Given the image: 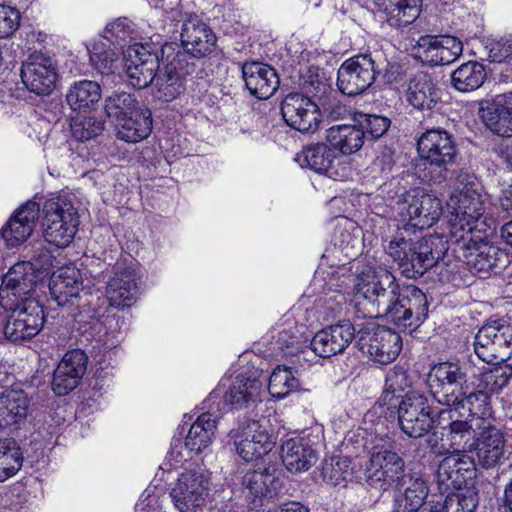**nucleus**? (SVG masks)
<instances>
[{"instance_id": "774afa93", "label": "nucleus", "mask_w": 512, "mask_h": 512, "mask_svg": "<svg viewBox=\"0 0 512 512\" xmlns=\"http://www.w3.org/2000/svg\"><path fill=\"white\" fill-rule=\"evenodd\" d=\"M51 258L52 256L47 250L43 248H38L34 250L30 260L21 261L20 263H30L33 268V271L35 272L36 275H38V272L40 270H46L51 265Z\"/></svg>"}, {"instance_id": "423d86ee", "label": "nucleus", "mask_w": 512, "mask_h": 512, "mask_svg": "<svg viewBox=\"0 0 512 512\" xmlns=\"http://www.w3.org/2000/svg\"><path fill=\"white\" fill-rule=\"evenodd\" d=\"M454 217L452 219V237L481 233L486 225L483 197L475 190L465 189L453 194L447 202Z\"/></svg>"}, {"instance_id": "c03bdc74", "label": "nucleus", "mask_w": 512, "mask_h": 512, "mask_svg": "<svg viewBox=\"0 0 512 512\" xmlns=\"http://www.w3.org/2000/svg\"><path fill=\"white\" fill-rule=\"evenodd\" d=\"M485 79V68L476 61L462 64L451 75L453 87L460 92H470L478 89L482 86Z\"/></svg>"}, {"instance_id": "473e14b6", "label": "nucleus", "mask_w": 512, "mask_h": 512, "mask_svg": "<svg viewBox=\"0 0 512 512\" xmlns=\"http://www.w3.org/2000/svg\"><path fill=\"white\" fill-rule=\"evenodd\" d=\"M441 99V91L431 75L418 72L410 80L407 101L420 111H433Z\"/></svg>"}, {"instance_id": "6ab92c4d", "label": "nucleus", "mask_w": 512, "mask_h": 512, "mask_svg": "<svg viewBox=\"0 0 512 512\" xmlns=\"http://www.w3.org/2000/svg\"><path fill=\"white\" fill-rule=\"evenodd\" d=\"M397 205L403 221H408L421 230L431 227L442 214L441 201L436 196L422 191L408 193Z\"/></svg>"}, {"instance_id": "39448f33", "label": "nucleus", "mask_w": 512, "mask_h": 512, "mask_svg": "<svg viewBox=\"0 0 512 512\" xmlns=\"http://www.w3.org/2000/svg\"><path fill=\"white\" fill-rule=\"evenodd\" d=\"M427 384L438 403L451 407L468 390L467 366L459 362L437 363L428 373Z\"/></svg>"}, {"instance_id": "7c9ffc66", "label": "nucleus", "mask_w": 512, "mask_h": 512, "mask_svg": "<svg viewBox=\"0 0 512 512\" xmlns=\"http://www.w3.org/2000/svg\"><path fill=\"white\" fill-rule=\"evenodd\" d=\"M243 79L249 92L258 99H268L279 87V77L274 68L260 62L242 66Z\"/></svg>"}, {"instance_id": "5701e85b", "label": "nucleus", "mask_w": 512, "mask_h": 512, "mask_svg": "<svg viewBox=\"0 0 512 512\" xmlns=\"http://www.w3.org/2000/svg\"><path fill=\"white\" fill-rule=\"evenodd\" d=\"M296 160L302 167L305 166L332 179L344 178L348 169L332 146L324 143L305 147L297 154Z\"/></svg>"}, {"instance_id": "f03ea898", "label": "nucleus", "mask_w": 512, "mask_h": 512, "mask_svg": "<svg viewBox=\"0 0 512 512\" xmlns=\"http://www.w3.org/2000/svg\"><path fill=\"white\" fill-rule=\"evenodd\" d=\"M437 237L419 240L396 236L385 247L387 254L398 264L400 273L406 278L417 279L434 267L441 257Z\"/></svg>"}, {"instance_id": "603ef678", "label": "nucleus", "mask_w": 512, "mask_h": 512, "mask_svg": "<svg viewBox=\"0 0 512 512\" xmlns=\"http://www.w3.org/2000/svg\"><path fill=\"white\" fill-rule=\"evenodd\" d=\"M461 400L456 401L452 404L451 408L457 411L460 408H468L469 417L480 418L485 421L484 417L490 414V396L487 391L478 387L475 391L466 390V393L462 396Z\"/></svg>"}, {"instance_id": "f704fd0d", "label": "nucleus", "mask_w": 512, "mask_h": 512, "mask_svg": "<svg viewBox=\"0 0 512 512\" xmlns=\"http://www.w3.org/2000/svg\"><path fill=\"white\" fill-rule=\"evenodd\" d=\"M49 290L58 306L74 304L82 290L79 271L75 268H66L53 273L49 283Z\"/></svg>"}, {"instance_id": "69168bd1", "label": "nucleus", "mask_w": 512, "mask_h": 512, "mask_svg": "<svg viewBox=\"0 0 512 512\" xmlns=\"http://www.w3.org/2000/svg\"><path fill=\"white\" fill-rule=\"evenodd\" d=\"M512 56V39L501 38L492 42L489 49V58L492 62H502Z\"/></svg>"}, {"instance_id": "49530a36", "label": "nucleus", "mask_w": 512, "mask_h": 512, "mask_svg": "<svg viewBox=\"0 0 512 512\" xmlns=\"http://www.w3.org/2000/svg\"><path fill=\"white\" fill-rule=\"evenodd\" d=\"M137 37L138 32L133 22L127 18H119L106 26L102 41H107L115 49L125 50V47L137 42Z\"/></svg>"}, {"instance_id": "ea45409f", "label": "nucleus", "mask_w": 512, "mask_h": 512, "mask_svg": "<svg viewBox=\"0 0 512 512\" xmlns=\"http://www.w3.org/2000/svg\"><path fill=\"white\" fill-rule=\"evenodd\" d=\"M374 2L378 10L387 15V21L392 26H407L420 14L421 0H374Z\"/></svg>"}, {"instance_id": "2f4dec72", "label": "nucleus", "mask_w": 512, "mask_h": 512, "mask_svg": "<svg viewBox=\"0 0 512 512\" xmlns=\"http://www.w3.org/2000/svg\"><path fill=\"white\" fill-rule=\"evenodd\" d=\"M137 281L138 277L133 268L117 269L106 288V297L110 305L118 309L132 306L139 292Z\"/></svg>"}, {"instance_id": "5fc2aeb1", "label": "nucleus", "mask_w": 512, "mask_h": 512, "mask_svg": "<svg viewBox=\"0 0 512 512\" xmlns=\"http://www.w3.org/2000/svg\"><path fill=\"white\" fill-rule=\"evenodd\" d=\"M140 108L134 95L124 91L115 92L105 99V111L108 117L113 118L116 122L135 113Z\"/></svg>"}, {"instance_id": "4d7b16f0", "label": "nucleus", "mask_w": 512, "mask_h": 512, "mask_svg": "<svg viewBox=\"0 0 512 512\" xmlns=\"http://www.w3.org/2000/svg\"><path fill=\"white\" fill-rule=\"evenodd\" d=\"M434 512H473L477 507V498L473 493H449L443 502H437Z\"/></svg>"}, {"instance_id": "2eb2a0df", "label": "nucleus", "mask_w": 512, "mask_h": 512, "mask_svg": "<svg viewBox=\"0 0 512 512\" xmlns=\"http://www.w3.org/2000/svg\"><path fill=\"white\" fill-rule=\"evenodd\" d=\"M378 71L370 54H359L342 63L337 72V87L347 96L366 91L376 80Z\"/></svg>"}, {"instance_id": "bf43d9fd", "label": "nucleus", "mask_w": 512, "mask_h": 512, "mask_svg": "<svg viewBox=\"0 0 512 512\" xmlns=\"http://www.w3.org/2000/svg\"><path fill=\"white\" fill-rule=\"evenodd\" d=\"M322 476L328 484L339 485L352 476L350 460L346 457L331 458L323 465Z\"/></svg>"}, {"instance_id": "b1692460", "label": "nucleus", "mask_w": 512, "mask_h": 512, "mask_svg": "<svg viewBox=\"0 0 512 512\" xmlns=\"http://www.w3.org/2000/svg\"><path fill=\"white\" fill-rule=\"evenodd\" d=\"M3 331L7 339L19 342L36 336L44 323V311L39 302H30L28 307L9 310Z\"/></svg>"}, {"instance_id": "3c124183", "label": "nucleus", "mask_w": 512, "mask_h": 512, "mask_svg": "<svg viewBox=\"0 0 512 512\" xmlns=\"http://www.w3.org/2000/svg\"><path fill=\"white\" fill-rule=\"evenodd\" d=\"M395 489L403 492L405 509L409 512L423 508L424 501L428 496V488L425 481L416 473H411L405 479L403 486Z\"/></svg>"}, {"instance_id": "bb28decb", "label": "nucleus", "mask_w": 512, "mask_h": 512, "mask_svg": "<svg viewBox=\"0 0 512 512\" xmlns=\"http://www.w3.org/2000/svg\"><path fill=\"white\" fill-rule=\"evenodd\" d=\"M354 337V326L345 321L318 331L310 341V347L319 357L330 358L343 353Z\"/></svg>"}, {"instance_id": "393cba45", "label": "nucleus", "mask_w": 512, "mask_h": 512, "mask_svg": "<svg viewBox=\"0 0 512 512\" xmlns=\"http://www.w3.org/2000/svg\"><path fill=\"white\" fill-rule=\"evenodd\" d=\"M88 357L84 351L73 349L66 352L54 370L52 390L58 396H65L80 383L87 369Z\"/></svg>"}, {"instance_id": "a19ab883", "label": "nucleus", "mask_w": 512, "mask_h": 512, "mask_svg": "<svg viewBox=\"0 0 512 512\" xmlns=\"http://www.w3.org/2000/svg\"><path fill=\"white\" fill-rule=\"evenodd\" d=\"M326 138L332 148L344 155H351L364 144V134L357 125H334L327 130Z\"/></svg>"}, {"instance_id": "680f3d73", "label": "nucleus", "mask_w": 512, "mask_h": 512, "mask_svg": "<svg viewBox=\"0 0 512 512\" xmlns=\"http://www.w3.org/2000/svg\"><path fill=\"white\" fill-rule=\"evenodd\" d=\"M21 16L17 9L0 4V38H9L19 28Z\"/></svg>"}, {"instance_id": "4be33fe9", "label": "nucleus", "mask_w": 512, "mask_h": 512, "mask_svg": "<svg viewBox=\"0 0 512 512\" xmlns=\"http://www.w3.org/2000/svg\"><path fill=\"white\" fill-rule=\"evenodd\" d=\"M445 415H448L450 422L442 428L446 431L445 436L449 443V449H452L453 452L463 453L473 450L476 440L475 428L481 431L485 421L471 417L461 419L459 411L450 407L438 412L439 425H443Z\"/></svg>"}, {"instance_id": "412c9836", "label": "nucleus", "mask_w": 512, "mask_h": 512, "mask_svg": "<svg viewBox=\"0 0 512 512\" xmlns=\"http://www.w3.org/2000/svg\"><path fill=\"white\" fill-rule=\"evenodd\" d=\"M415 56L430 66L448 65L462 54V43L451 35H423L414 47Z\"/></svg>"}, {"instance_id": "c85d7f7f", "label": "nucleus", "mask_w": 512, "mask_h": 512, "mask_svg": "<svg viewBox=\"0 0 512 512\" xmlns=\"http://www.w3.org/2000/svg\"><path fill=\"white\" fill-rule=\"evenodd\" d=\"M473 449L476 451L477 462L482 468H494L504 460V434L492 424H484L476 437Z\"/></svg>"}, {"instance_id": "37998d69", "label": "nucleus", "mask_w": 512, "mask_h": 512, "mask_svg": "<svg viewBox=\"0 0 512 512\" xmlns=\"http://www.w3.org/2000/svg\"><path fill=\"white\" fill-rule=\"evenodd\" d=\"M262 383L255 377L238 376L224 395V404L240 409L259 396Z\"/></svg>"}, {"instance_id": "aec40b11", "label": "nucleus", "mask_w": 512, "mask_h": 512, "mask_svg": "<svg viewBox=\"0 0 512 512\" xmlns=\"http://www.w3.org/2000/svg\"><path fill=\"white\" fill-rule=\"evenodd\" d=\"M57 78L54 60L41 52H33L22 63L21 79L25 87L37 95L52 92Z\"/></svg>"}, {"instance_id": "f3484780", "label": "nucleus", "mask_w": 512, "mask_h": 512, "mask_svg": "<svg viewBox=\"0 0 512 512\" xmlns=\"http://www.w3.org/2000/svg\"><path fill=\"white\" fill-rule=\"evenodd\" d=\"M281 114L288 126L301 133H314L321 121L318 105L298 92L289 93L282 100Z\"/></svg>"}, {"instance_id": "0e129e2a", "label": "nucleus", "mask_w": 512, "mask_h": 512, "mask_svg": "<svg viewBox=\"0 0 512 512\" xmlns=\"http://www.w3.org/2000/svg\"><path fill=\"white\" fill-rule=\"evenodd\" d=\"M395 165L394 152L389 147H384L372 163L373 172H379L387 177Z\"/></svg>"}, {"instance_id": "cd10ccee", "label": "nucleus", "mask_w": 512, "mask_h": 512, "mask_svg": "<svg viewBox=\"0 0 512 512\" xmlns=\"http://www.w3.org/2000/svg\"><path fill=\"white\" fill-rule=\"evenodd\" d=\"M475 476V461L463 452H453L446 456L438 465V481L460 490L467 486Z\"/></svg>"}, {"instance_id": "13d9d810", "label": "nucleus", "mask_w": 512, "mask_h": 512, "mask_svg": "<svg viewBox=\"0 0 512 512\" xmlns=\"http://www.w3.org/2000/svg\"><path fill=\"white\" fill-rule=\"evenodd\" d=\"M356 122L363 130L364 138L370 137L373 140L380 139L388 131L391 120L382 115L359 113Z\"/></svg>"}, {"instance_id": "6e6d98bb", "label": "nucleus", "mask_w": 512, "mask_h": 512, "mask_svg": "<svg viewBox=\"0 0 512 512\" xmlns=\"http://www.w3.org/2000/svg\"><path fill=\"white\" fill-rule=\"evenodd\" d=\"M512 377V367L510 365L497 366L481 374L478 387L487 391L489 396L498 394L509 383Z\"/></svg>"}, {"instance_id": "864d4df0", "label": "nucleus", "mask_w": 512, "mask_h": 512, "mask_svg": "<svg viewBox=\"0 0 512 512\" xmlns=\"http://www.w3.org/2000/svg\"><path fill=\"white\" fill-rule=\"evenodd\" d=\"M300 387V381L294 376L292 368L278 366L269 378L268 390L272 397L281 399Z\"/></svg>"}, {"instance_id": "c9c22d12", "label": "nucleus", "mask_w": 512, "mask_h": 512, "mask_svg": "<svg viewBox=\"0 0 512 512\" xmlns=\"http://www.w3.org/2000/svg\"><path fill=\"white\" fill-rule=\"evenodd\" d=\"M479 116L484 124L495 134L512 137V107L503 103V98L482 102Z\"/></svg>"}, {"instance_id": "4c0bfd02", "label": "nucleus", "mask_w": 512, "mask_h": 512, "mask_svg": "<svg viewBox=\"0 0 512 512\" xmlns=\"http://www.w3.org/2000/svg\"><path fill=\"white\" fill-rule=\"evenodd\" d=\"M117 136L126 142L136 143L147 138L152 131V112L143 106L117 122Z\"/></svg>"}, {"instance_id": "58836bf2", "label": "nucleus", "mask_w": 512, "mask_h": 512, "mask_svg": "<svg viewBox=\"0 0 512 512\" xmlns=\"http://www.w3.org/2000/svg\"><path fill=\"white\" fill-rule=\"evenodd\" d=\"M315 452L304 438H291L281 446V459L289 471L308 470L315 461Z\"/></svg>"}, {"instance_id": "9d476101", "label": "nucleus", "mask_w": 512, "mask_h": 512, "mask_svg": "<svg viewBox=\"0 0 512 512\" xmlns=\"http://www.w3.org/2000/svg\"><path fill=\"white\" fill-rule=\"evenodd\" d=\"M30 263H16L3 276L0 286V306L4 310L28 307L30 302H38L33 293L38 282Z\"/></svg>"}, {"instance_id": "09e8293b", "label": "nucleus", "mask_w": 512, "mask_h": 512, "mask_svg": "<svg viewBox=\"0 0 512 512\" xmlns=\"http://www.w3.org/2000/svg\"><path fill=\"white\" fill-rule=\"evenodd\" d=\"M23 461L21 449L14 439H0V472L3 481L14 476L21 469Z\"/></svg>"}, {"instance_id": "6e6552de", "label": "nucleus", "mask_w": 512, "mask_h": 512, "mask_svg": "<svg viewBox=\"0 0 512 512\" xmlns=\"http://www.w3.org/2000/svg\"><path fill=\"white\" fill-rule=\"evenodd\" d=\"M43 220L45 240L57 247H66L74 238L78 216L73 204L66 198H52L45 202Z\"/></svg>"}, {"instance_id": "72a5a7b5", "label": "nucleus", "mask_w": 512, "mask_h": 512, "mask_svg": "<svg viewBox=\"0 0 512 512\" xmlns=\"http://www.w3.org/2000/svg\"><path fill=\"white\" fill-rule=\"evenodd\" d=\"M30 413V399L23 390H6L0 396V426L22 425Z\"/></svg>"}, {"instance_id": "a18cd8bd", "label": "nucleus", "mask_w": 512, "mask_h": 512, "mask_svg": "<svg viewBox=\"0 0 512 512\" xmlns=\"http://www.w3.org/2000/svg\"><path fill=\"white\" fill-rule=\"evenodd\" d=\"M146 56L143 65L124 64V70L129 84L136 89H143L149 86L156 76L159 69V58L156 53L144 52Z\"/></svg>"}, {"instance_id": "338daca9", "label": "nucleus", "mask_w": 512, "mask_h": 512, "mask_svg": "<svg viewBox=\"0 0 512 512\" xmlns=\"http://www.w3.org/2000/svg\"><path fill=\"white\" fill-rule=\"evenodd\" d=\"M144 52H150L143 44L135 42L123 50L124 64L143 65L146 56H142Z\"/></svg>"}, {"instance_id": "7ed1b4c3", "label": "nucleus", "mask_w": 512, "mask_h": 512, "mask_svg": "<svg viewBox=\"0 0 512 512\" xmlns=\"http://www.w3.org/2000/svg\"><path fill=\"white\" fill-rule=\"evenodd\" d=\"M163 67L154 78L156 97L171 102L185 91L186 77L196 70V62L189 61L187 53H174L172 44L162 47Z\"/></svg>"}, {"instance_id": "052dcab7", "label": "nucleus", "mask_w": 512, "mask_h": 512, "mask_svg": "<svg viewBox=\"0 0 512 512\" xmlns=\"http://www.w3.org/2000/svg\"><path fill=\"white\" fill-rule=\"evenodd\" d=\"M103 129L104 122L96 117H85L71 124L73 137L82 142L97 137Z\"/></svg>"}, {"instance_id": "1a4fd4ad", "label": "nucleus", "mask_w": 512, "mask_h": 512, "mask_svg": "<svg viewBox=\"0 0 512 512\" xmlns=\"http://www.w3.org/2000/svg\"><path fill=\"white\" fill-rule=\"evenodd\" d=\"M417 151L422 161L439 169L435 181L447 178L448 166L455 162L457 147L451 133L442 128L428 129L417 140Z\"/></svg>"}, {"instance_id": "f257e3e1", "label": "nucleus", "mask_w": 512, "mask_h": 512, "mask_svg": "<svg viewBox=\"0 0 512 512\" xmlns=\"http://www.w3.org/2000/svg\"><path fill=\"white\" fill-rule=\"evenodd\" d=\"M353 281L370 317H385L409 333L428 317L429 303L425 293L415 285L401 287L386 269L362 272Z\"/></svg>"}, {"instance_id": "4468645a", "label": "nucleus", "mask_w": 512, "mask_h": 512, "mask_svg": "<svg viewBox=\"0 0 512 512\" xmlns=\"http://www.w3.org/2000/svg\"><path fill=\"white\" fill-rule=\"evenodd\" d=\"M180 41L189 61L209 56L217 47V37L211 27L196 14H185L181 20Z\"/></svg>"}, {"instance_id": "c756f323", "label": "nucleus", "mask_w": 512, "mask_h": 512, "mask_svg": "<svg viewBox=\"0 0 512 512\" xmlns=\"http://www.w3.org/2000/svg\"><path fill=\"white\" fill-rule=\"evenodd\" d=\"M40 206L34 201L26 202L1 230V235L10 247L24 243L32 234L39 218Z\"/></svg>"}, {"instance_id": "79ce46f5", "label": "nucleus", "mask_w": 512, "mask_h": 512, "mask_svg": "<svg viewBox=\"0 0 512 512\" xmlns=\"http://www.w3.org/2000/svg\"><path fill=\"white\" fill-rule=\"evenodd\" d=\"M101 99V87L96 81L81 80L75 82L66 94V101L74 111L93 109Z\"/></svg>"}, {"instance_id": "9b49d317", "label": "nucleus", "mask_w": 512, "mask_h": 512, "mask_svg": "<svg viewBox=\"0 0 512 512\" xmlns=\"http://www.w3.org/2000/svg\"><path fill=\"white\" fill-rule=\"evenodd\" d=\"M455 242L464 250L465 262L472 273H488L504 268L508 262V255L498 246L484 241L481 235H459Z\"/></svg>"}, {"instance_id": "dca6fc26", "label": "nucleus", "mask_w": 512, "mask_h": 512, "mask_svg": "<svg viewBox=\"0 0 512 512\" xmlns=\"http://www.w3.org/2000/svg\"><path fill=\"white\" fill-rule=\"evenodd\" d=\"M235 452L246 462L256 460L268 454L274 442L259 421L249 420L229 432Z\"/></svg>"}, {"instance_id": "f8f14e48", "label": "nucleus", "mask_w": 512, "mask_h": 512, "mask_svg": "<svg viewBox=\"0 0 512 512\" xmlns=\"http://www.w3.org/2000/svg\"><path fill=\"white\" fill-rule=\"evenodd\" d=\"M411 473L406 470L401 456L394 451L381 449L371 454L367 481L370 486L386 491L391 487H402Z\"/></svg>"}, {"instance_id": "de8ad7c7", "label": "nucleus", "mask_w": 512, "mask_h": 512, "mask_svg": "<svg viewBox=\"0 0 512 512\" xmlns=\"http://www.w3.org/2000/svg\"><path fill=\"white\" fill-rule=\"evenodd\" d=\"M89 51L90 63L101 75L109 76L116 72L119 53L107 41H97Z\"/></svg>"}, {"instance_id": "ddd939ff", "label": "nucleus", "mask_w": 512, "mask_h": 512, "mask_svg": "<svg viewBox=\"0 0 512 512\" xmlns=\"http://www.w3.org/2000/svg\"><path fill=\"white\" fill-rule=\"evenodd\" d=\"M209 473L202 468L182 472L170 492L174 506L180 512H195L208 494Z\"/></svg>"}, {"instance_id": "e2e57ef3", "label": "nucleus", "mask_w": 512, "mask_h": 512, "mask_svg": "<svg viewBox=\"0 0 512 512\" xmlns=\"http://www.w3.org/2000/svg\"><path fill=\"white\" fill-rule=\"evenodd\" d=\"M307 339H303L298 328L290 327L279 332L277 343L282 350H286L288 354H294L299 351Z\"/></svg>"}, {"instance_id": "20e7f679", "label": "nucleus", "mask_w": 512, "mask_h": 512, "mask_svg": "<svg viewBox=\"0 0 512 512\" xmlns=\"http://www.w3.org/2000/svg\"><path fill=\"white\" fill-rule=\"evenodd\" d=\"M398 423L401 431L410 438H421L433 427L435 412L429 396L420 390H410L396 400Z\"/></svg>"}, {"instance_id": "a211bd4d", "label": "nucleus", "mask_w": 512, "mask_h": 512, "mask_svg": "<svg viewBox=\"0 0 512 512\" xmlns=\"http://www.w3.org/2000/svg\"><path fill=\"white\" fill-rule=\"evenodd\" d=\"M362 349L367 348L370 356L380 364L394 361L402 349L398 333L385 326L371 324L359 331Z\"/></svg>"}, {"instance_id": "0eeeda50", "label": "nucleus", "mask_w": 512, "mask_h": 512, "mask_svg": "<svg viewBox=\"0 0 512 512\" xmlns=\"http://www.w3.org/2000/svg\"><path fill=\"white\" fill-rule=\"evenodd\" d=\"M474 351L488 364L508 361L512 355V325L504 319L487 322L475 335Z\"/></svg>"}, {"instance_id": "e433bc0d", "label": "nucleus", "mask_w": 512, "mask_h": 512, "mask_svg": "<svg viewBox=\"0 0 512 512\" xmlns=\"http://www.w3.org/2000/svg\"><path fill=\"white\" fill-rule=\"evenodd\" d=\"M217 428V416L211 412L202 413L191 425L184 447L190 453L200 454L210 448Z\"/></svg>"}, {"instance_id": "8fccbe9b", "label": "nucleus", "mask_w": 512, "mask_h": 512, "mask_svg": "<svg viewBox=\"0 0 512 512\" xmlns=\"http://www.w3.org/2000/svg\"><path fill=\"white\" fill-rule=\"evenodd\" d=\"M410 384L407 372L403 368L395 367L386 376L385 389L378 400V404L382 407L386 406L390 410L391 406L396 405V400L401 398L397 395V392L404 391Z\"/></svg>"}, {"instance_id": "a878e982", "label": "nucleus", "mask_w": 512, "mask_h": 512, "mask_svg": "<svg viewBox=\"0 0 512 512\" xmlns=\"http://www.w3.org/2000/svg\"><path fill=\"white\" fill-rule=\"evenodd\" d=\"M242 484L252 509H257L263 506L265 501L276 495L281 483L276 467L269 465L264 468L248 471L243 477Z\"/></svg>"}]
</instances>
